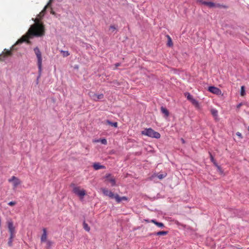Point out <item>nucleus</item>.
<instances>
[{
	"label": "nucleus",
	"mask_w": 249,
	"mask_h": 249,
	"mask_svg": "<svg viewBox=\"0 0 249 249\" xmlns=\"http://www.w3.org/2000/svg\"><path fill=\"white\" fill-rule=\"evenodd\" d=\"M211 112L212 115L216 118L218 116V111L216 109L213 108L211 110Z\"/></svg>",
	"instance_id": "20"
},
{
	"label": "nucleus",
	"mask_w": 249,
	"mask_h": 249,
	"mask_svg": "<svg viewBox=\"0 0 249 249\" xmlns=\"http://www.w3.org/2000/svg\"><path fill=\"white\" fill-rule=\"evenodd\" d=\"M14 237H15V236L11 237V236H10V237L9 238V240H8V245L9 247H12V246L13 239V238Z\"/></svg>",
	"instance_id": "27"
},
{
	"label": "nucleus",
	"mask_w": 249,
	"mask_h": 249,
	"mask_svg": "<svg viewBox=\"0 0 249 249\" xmlns=\"http://www.w3.org/2000/svg\"><path fill=\"white\" fill-rule=\"evenodd\" d=\"M52 13L53 14H54V12H52Z\"/></svg>",
	"instance_id": "40"
},
{
	"label": "nucleus",
	"mask_w": 249,
	"mask_h": 249,
	"mask_svg": "<svg viewBox=\"0 0 249 249\" xmlns=\"http://www.w3.org/2000/svg\"><path fill=\"white\" fill-rule=\"evenodd\" d=\"M142 134L156 139H159L160 137V134L159 132L154 131L151 128L145 129L142 131Z\"/></svg>",
	"instance_id": "3"
},
{
	"label": "nucleus",
	"mask_w": 249,
	"mask_h": 249,
	"mask_svg": "<svg viewBox=\"0 0 249 249\" xmlns=\"http://www.w3.org/2000/svg\"><path fill=\"white\" fill-rule=\"evenodd\" d=\"M101 143L104 144H107V141L106 139H103L101 141Z\"/></svg>",
	"instance_id": "35"
},
{
	"label": "nucleus",
	"mask_w": 249,
	"mask_h": 249,
	"mask_svg": "<svg viewBox=\"0 0 249 249\" xmlns=\"http://www.w3.org/2000/svg\"><path fill=\"white\" fill-rule=\"evenodd\" d=\"M5 53L3 54V56H4V58L6 57L10 56L12 55V53L11 50H7L6 49H4Z\"/></svg>",
	"instance_id": "18"
},
{
	"label": "nucleus",
	"mask_w": 249,
	"mask_h": 249,
	"mask_svg": "<svg viewBox=\"0 0 249 249\" xmlns=\"http://www.w3.org/2000/svg\"><path fill=\"white\" fill-rule=\"evenodd\" d=\"M47 239V231L45 228L43 229V234L41 237V242H44L46 241Z\"/></svg>",
	"instance_id": "13"
},
{
	"label": "nucleus",
	"mask_w": 249,
	"mask_h": 249,
	"mask_svg": "<svg viewBox=\"0 0 249 249\" xmlns=\"http://www.w3.org/2000/svg\"><path fill=\"white\" fill-rule=\"evenodd\" d=\"M167 175V174L165 173L164 174H158L157 175V177H158V178L160 179H163V178H164Z\"/></svg>",
	"instance_id": "26"
},
{
	"label": "nucleus",
	"mask_w": 249,
	"mask_h": 249,
	"mask_svg": "<svg viewBox=\"0 0 249 249\" xmlns=\"http://www.w3.org/2000/svg\"><path fill=\"white\" fill-rule=\"evenodd\" d=\"M240 94L242 96L245 95V88L244 86H242L241 88Z\"/></svg>",
	"instance_id": "28"
},
{
	"label": "nucleus",
	"mask_w": 249,
	"mask_h": 249,
	"mask_svg": "<svg viewBox=\"0 0 249 249\" xmlns=\"http://www.w3.org/2000/svg\"><path fill=\"white\" fill-rule=\"evenodd\" d=\"M191 103L195 106H198V102L196 99L192 98V99L190 101Z\"/></svg>",
	"instance_id": "31"
},
{
	"label": "nucleus",
	"mask_w": 249,
	"mask_h": 249,
	"mask_svg": "<svg viewBox=\"0 0 249 249\" xmlns=\"http://www.w3.org/2000/svg\"><path fill=\"white\" fill-rule=\"evenodd\" d=\"M71 186H73L72 192L75 195L78 196L81 199L83 198V197L86 195V191L85 190H80V187H76L74 186V184H71Z\"/></svg>",
	"instance_id": "4"
},
{
	"label": "nucleus",
	"mask_w": 249,
	"mask_h": 249,
	"mask_svg": "<svg viewBox=\"0 0 249 249\" xmlns=\"http://www.w3.org/2000/svg\"><path fill=\"white\" fill-rule=\"evenodd\" d=\"M215 167H216L217 168V171L218 172H219L220 173H223V171H222V168H221V167L220 166H219L218 164H217V166H215Z\"/></svg>",
	"instance_id": "33"
},
{
	"label": "nucleus",
	"mask_w": 249,
	"mask_h": 249,
	"mask_svg": "<svg viewBox=\"0 0 249 249\" xmlns=\"http://www.w3.org/2000/svg\"><path fill=\"white\" fill-rule=\"evenodd\" d=\"M151 222L152 223H154L156 226H157L158 227H160V228H163L165 227V226L163 224V223H161V222H158L157 221H156L155 219H152L151 220Z\"/></svg>",
	"instance_id": "15"
},
{
	"label": "nucleus",
	"mask_w": 249,
	"mask_h": 249,
	"mask_svg": "<svg viewBox=\"0 0 249 249\" xmlns=\"http://www.w3.org/2000/svg\"><path fill=\"white\" fill-rule=\"evenodd\" d=\"M102 192L104 195L108 196L111 198H116V195L111 191H109L107 189L104 188L102 189Z\"/></svg>",
	"instance_id": "9"
},
{
	"label": "nucleus",
	"mask_w": 249,
	"mask_h": 249,
	"mask_svg": "<svg viewBox=\"0 0 249 249\" xmlns=\"http://www.w3.org/2000/svg\"><path fill=\"white\" fill-rule=\"evenodd\" d=\"M236 135L237 136H238V137H239V138L240 139H242V138H243V137H242V135L241 133H240L239 132H236Z\"/></svg>",
	"instance_id": "36"
},
{
	"label": "nucleus",
	"mask_w": 249,
	"mask_h": 249,
	"mask_svg": "<svg viewBox=\"0 0 249 249\" xmlns=\"http://www.w3.org/2000/svg\"><path fill=\"white\" fill-rule=\"evenodd\" d=\"M93 167L96 170L105 168V166L101 165L98 162L94 163L93 165Z\"/></svg>",
	"instance_id": "14"
},
{
	"label": "nucleus",
	"mask_w": 249,
	"mask_h": 249,
	"mask_svg": "<svg viewBox=\"0 0 249 249\" xmlns=\"http://www.w3.org/2000/svg\"><path fill=\"white\" fill-rule=\"evenodd\" d=\"M47 5L45 6V7L44 8L43 10H42V11L38 15V17H39L40 18H41L42 17L44 16V14L46 13V9L47 8Z\"/></svg>",
	"instance_id": "24"
},
{
	"label": "nucleus",
	"mask_w": 249,
	"mask_h": 249,
	"mask_svg": "<svg viewBox=\"0 0 249 249\" xmlns=\"http://www.w3.org/2000/svg\"><path fill=\"white\" fill-rule=\"evenodd\" d=\"M109 30H111L112 32H113L115 30H116V27L115 25H112L109 27Z\"/></svg>",
	"instance_id": "32"
},
{
	"label": "nucleus",
	"mask_w": 249,
	"mask_h": 249,
	"mask_svg": "<svg viewBox=\"0 0 249 249\" xmlns=\"http://www.w3.org/2000/svg\"><path fill=\"white\" fill-rule=\"evenodd\" d=\"M7 226L9 231L10 232V236L11 237L15 236V228L13 225V222L12 220H8L7 222Z\"/></svg>",
	"instance_id": "5"
},
{
	"label": "nucleus",
	"mask_w": 249,
	"mask_h": 249,
	"mask_svg": "<svg viewBox=\"0 0 249 249\" xmlns=\"http://www.w3.org/2000/svg\"><path fill=\"white\" fill-rule=\"evenodd\" d=\"M4 60V56H3V54H0V61H3Z\"/></svg>",
	"instance_id": "37"
},
{
	"label": "nucleus",
	"mask_w": 249,
	"mask_h": 249,
	"mask_svg": "<svg viewBox=\"0 0 249 249\" xmlns=\"http://www.w3.org/2000/svg\"><path fill=\"white\" fill-rule=\"evenodd\" d=\"M44 27L43 24H33L31 26L28 32L22 37L19 39L16 43V44L12 46L11 50H15V46L21 44L24 42H27V43H30L29 40V38H32L33 36L39 37L44 35Z\"/></svg>",
	"instance_id": "1"
},
{
	"label": "nucleus",
	"mask_w": 249,
	"mask_h": 249,
	"mask_svg": "<svg viewBox=\"0 0 249 249\" xmlns=\"http://www.w3.org/2000/svg\"><path fill=\"white\" fill-rule=\"evenodd\" d=\"M90 96L91 98L92 99H93L95 101H98L99 100H101L103 99L104 98V95L103 94H97L96 93H94L93 92H92L90 94Z\"/></svg>",
	"instance_id": "8"
},
{
	"label": "nucleus",
	"mask_w": 249,
	"mask_h": 249,
	"mask_svg": "<svg viewBox=\"0 0 249 249\" xmlns=\"http://www.w3.org/2000/svg\"><path fill=\"white\" fill-rule=\"evenodd\" d=\"M116 201L118 203H120L122 200H127V197L126 196L120 197L119 195L116 194Z\"/></svg>",
	"instance_id": "16"
},
{
	"label": "nucleus",
	"mask_w": 249,
	"mask_h": 249,
	"mask_svg": "<svg viewBox=\"0 0 249 249\" xmlns=\"http://www.w3.org/2000/svg\"><path fill=\"white\" fill-rule=\"evenodd\" d=\"M240 106H241V104H239V105L238 106V107H240Z\"/></svg>",
	"instance_id": "41"
},
{
	"label": "nucleus",
	"mask_w": 249,
	"mask_h": 249,
	"mask_svg": "<svg viewBox=\"0 0 249 249\" xmlns=\"http://www.w3.org/2000/svg\"><path fill=\"white\" fill-rule=\"evenodd\" d=\"M83 228L85 229V231H89L90 229V227L89 226L88 224L86 223V222L84 221L83 223Z\"/></svg>",
	"instance_id": "21"
},
{
	"label": "nucleus",
	"mask_w": 249,
	"mask_h": 249,
	"mask_svg": "<svg viewBox=\"0 0 249 249\" xmlns=\"http://www.w3.org/2000/svg\"><path fill=\"white\" fill-rule=\"evenodd\" d=\"M17 204V202L16 201H11L8 203V205L11 206H13Z\"/></svg>",
	"instance_id": "34"
},
{
	"label": "nucleus",
	"mask_w": 249,
	"mask_h": 249,
	"mask_svg": "<svg viewBox=\"0 0 249 249\" xmlns=\"http://www.w3.org/2000/svg\"><path fill=\"white\" fill-rule=\"evenodd\" d=\"M208 91L217 95L221 94V90L214 86H210L208 88Z\"/></svg>",
	"instance_id": "7"
},
{
	"label": "nucleus",
	"mask_w": 249,
	"mask_h": 249,
	"mask_svg": "<svg viewBox=\"0 0 249 249\" xmlns=\"http://www.w3.org/2000/svg\"><path fill=\"white\" fill-rule=\"evenodd\" d=\"M168 233V231H160L157 232H154L152 233H150L149 235H165L167 234Z\"/></svg>",
	"instance_id": "17"
},
{
	"label": "nucleus",
	"mask_w": 249,
	"mask_h": 249,
	"mask_svg": "<svg viewBox=\"0 0 249 249\" xmlns=\"http://www.w3.org/2000/svg\"><path fill=\"white\" fill-rule=\"evenodd\" d=\"M185 96L186 97L187 99L190 101L193 98V96L189 92L185 93Z\"/></svg>",
	"instance_id": "25"
},
{
	"label": "nucleus",
	"mask_w": 249,
	"mask_h": 249,
	"mask_svg": "<svg viewBox=\"0 0 249 249\" xmlns=\"http://www.w3.org/2000/svg\"><path fill=\"white\" fill-rule=\"evenodd\" d=\"M34 52L37 57V65L38 69V77L37 79L41 76V72H42V54L41 53L38 48V47H36L34 49Z\"/></svg>",
	"instance_id": "2"
},
{
	"label": "nucleus",
	"mask_w": 249,
	"mask_h": 249,
	"mask_svg": "<svg viewBox=\"0 0 249 249\" xmlns=\"http://www.w3.org/2000/svg\"><path fill=\"white\" fill-rule=\"evenodd\" d=\"M197 2L206 5L210 8L214 7L216 6L215 3L212 1H206L203 0H197Z\"/></svg>",
	"instance_id": "10"
},
{
	"label": "nucleus",
	"mask_w": 249,
	"mask_h": 249,
	"mask_svg": "<svg viewBox=\"0 0 249 249\" xmlns=\"http://www.w3.org/2000/svg\"><path fill=\"white\" fill-rule=\"evenodd\" d=\"M167 37L168 38V42L167 43V45L169 47L172 46L173 44L171 37L169 35H167Z\"/></svg>",
	"instance_id": "23"
},
{
	"label": "nucleus",
	"mask_w": 249,
	"mask_h": 249,
	"mask_svg": "<svg viewBox=\"0 0 249 249\" xmlns=\"http://www.w3.org/2000/svg\"><path fill=\"white\" fill-rule=\"evenodd\" d=\"M9 182H13L14 188H16L18 185L21 184V181L19 178L15 176H12L8 179Z\"/></svg>",
	"instance_id": "6"
},
{
	"label": "nucleus",
	"mask_w": 249,
	"mask_h": 249,
	"mask_svg": "<svg viewBox=\"0 0 249 249\" xmlns=\"http://www.w3.org/2000/svg\"><path fill=\"white\" fill-rule=\"evenodd\" d=\"M53 242L51 241H47V248L50 249L51 247V246L53 245Z\"/></svg>",
	"instance_id": "30"
},
{
	"label": "nucleus",
	"mask_w": 249,
	"mask_h": 249,
	"mask_svg": "<svg viewBox=\"0 0 249 249\" xmlns=\"http://www.w3.org/2000/svg\"><path fill=\"white\" fill-rule=\"evenodd\" d=\"M120 65H121V64H120V63H116V64H115V66H116V67H117L120 66Z\"/></svg>",
	"instance_id": "38"
},
{
	"label": "nucleus",
	"mask_w": 249,
	"mask_h": 249,
	"mask_svg": "<svg viewBox=\"0 0 249 249\" xmlns=\"http://www.w3.org/2000/svg\"><path fill=\"white\" fill-rule=\"evenodd\" d=\"M105 178L107 180H108L111 183L112 186H115V185H116L115 179L113 177H112V176L110 174H106L105 177Z\"/></svg>",
	"instance_id": "11"
},
{
	"label": "nucleus",
	"mask_w": 249,
	"mask_h": 249,
	"mask_svg": "<svg viewBox=\"0 0 249 249\" xmlns=\"http://www.w3.org/2000/svg\"><path fill=\"white\" fill-rule=\"evenodd\" d=\"M106 123L112 126H114V127H117L118 126V123L117 122H112L109 120H107L106 121Z\"/></svg>",
	"instance_id": "19"
},
{
	"label": "nucleus",
	"mask_w": 249,
	"mask_h": 249,
	"mask_svg": "<svg viewBox=\"0 0 249 249\" xmlns=\"http://www.w3.org/2000/svg\"><path fill=\"white\" fill-rule=\"evenodd\" d=\"M160 111L161 113L164 115V117L167 118L169 116V112L166 107L162 106L160 107Z\"/></svg>",
	"instance_id": "12"
},
{
	"label": "nucleus",
	"mask_w": 249,
	"mask_h": 249,
	"mask_svg": "<svg viewBox=\"0 0 249 249\" xmlns=\"http://www.w3.org/2000/svg\"><path fill=\"white\" fill-rule=\"evenodd\" d=\"M181 141L182 142V143H185V140L183 138L181 139Z\"/></svg>",
	"instance_id": "39"
},
{
	"label": "nucleus",
	"mask_w": 249,
	"mask_h": 249,
	"mask_svg": "<svg viewBox=\"0 0 249 249\" xmlns=\"http://www.w3.org/2000/svg\"><path fill=\"white\" fill-rule=\"evenodd\" d=\"M209 154H210V160H211V161L213 163V164L214 165V166H217V163L216 162V161H215V160H214L213 157V155H212V154L209 152Z\"/></svg>",
	"instance_id": "22"
},
{
	"label": "nucleus",
	"mask_w": 249,
	"mask_h": 249,
	"mask_svg": "<svg viewBox=\"0 0 249 249\" xmlns=\"http://www.w3.org/2000/svg\"><path fill=\"white\" fill-rule=\"evenodd\" d=\"M61 53L64 57H67L70 55V53L68 51H61Z\"/></svg>",
	"instance_id": "29"
}]
</instances>
